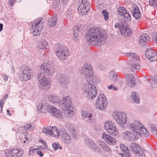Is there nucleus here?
<instances>
[{
    "label": "nucleus",
    "instance_id": "obj_1",
    "mask_svg": "<svg viewBox=\"0 0 157 157\" xmlns=\"http://www.w3.org/2000/svg\"><path fill=\"white\" fill-rule=\"evenodd\" d=\"M79 72L82 75H84L87 82L82 87L83 93L87 97L90 99H94L97 94V90L93 84V81H89L94 75V71L91 65L87 63H85L79 69Z\"/></svg>",
    "mask_w": 157,
    "mask_h": 157
},
{
    "label": "nucleus",
    "instance_id": "obj_2",
    "mask_svg": "<svg viewBox=\"0 0 157 157\" xmlns=\"http://www.w3.org/2000/svg\"><path fill=\"white\" fill-rule=\"evenodd\" d=\"M48 99L51 102L59 104L60 107L65 111L64 115L66 117L69 118L73 116L75 109L70 96H65L59 98L55 94H51L48 96Z\"/></svg>",
    "mask_w": 157,
    "mask_h": 157
},
{
    "label": "nucleus",
    "instance_id": "obj_3",
    "mask_svg": "<svg viewBox=\"0 0 157 157\" xmlns=\"http://www.w3.org/2000/svg\"><path fill=\"white\" fill-rule=\"evenodd\" d=\"M92 45L99 46L101 42L107 37L106 32L104 30L99 31L98 28H91L88 31L86 36Z\"/></svg>",
    "mask_w": 157,
    "mask_h": 157
},
{
    "label": "nucleus",
    "instance_id": "obj_4",
    "mask_svg": "<svg viewBox=\"0 0 157 157\" xmlns=\"http://www.w3.org/2000/svg\"><path fill=\"white\" fill-rule=\"evenodd\" d=\"M52 63L51 61H48L47 62L44 63L39 66L40 70L42 72L44 75L48 76L53 75L55 71L54 67L52 65Z\"/></svg>",
    "mask_w": 157,
    "mask_h": 157
},
{
    "label": "nucleus",
    "instance_id": "obj_5",
    "mask_svg": "<svg viewBox=\"0 0 157 157\" xmlns=\"http://www.w3.org/2000/svg\"><path fill=\"white\" fill-rule=\"evenodd\" d=\"M37 76L39 82V89L42 90H48L51 86V79L49 78L45 77V75L42 73H39Z\"/></svg>",
    "mask_w": 157,
    "mask_h": 157
},
{
    "label": "nucleus",
    "instance_id": "obj_6",
    "mask_svg": "<svg viewBox=\"0 0 157 157\" xmlns=\"http://www.w3.org/2000/svg\"><path fill=\"white\" fill-rule=\"evenodd\" d=\"M20 71V79L22 81H27L31 77L32 70L27 66L24 65L21 67Z\"/></svg>",
    "mask_w": 157,
    "mask_h": 157
},
{
    "label": "nucleus",
    "instance_id": "obj_7",
    "mask_svg": "<svg viewBox=\"0 0 157 157\" xmlns=\"http://www.w3.org/2000/svg\"><path fill=\"white\" fill-rule=\"evenodd\" d=\"M113 119L121 126L125 124L127 121V114L123 112L114 111L113 113Z\"/></svg>",
    "mask_w": 157,
    "mask_h": 157
},
{
    "label": "nucleus",
    "instance_id": "obj_8",
    "mask_svg": "<svg viewBox=\"0 0 157 157\" xmlns=\"http://www.w3.org/2000/svg\"><path fill=\"white\" fill-rule=\"evenodd\" d=\"M43 19L41 18L37 19L33 24L31 27L32 32L35 36L39 35L41 32L42 28L43 26Z\"/></svg>",
    "mask_w": 157,
    "mask_h": 157
},
{
    "label": "nucleus",
    "instance_id": "obj_9",
    "mask_svg": "<svg viewBox=\"0 0 157 157\" xmlns=\"http://www.w3.org/2000/svg\"><path fill=\"white\" fill-rule=\"evenodd\" d=\"M79 6L77 9L80 14L86 15L90 9L89 2L87 0H81L79 2Z\"/></svg>",
    "mask_w": 157,
    "mask_h": 157
},
{
    "label": "nucleus",
    "instance_id": "obj_10",
    "mask_svg": "<svg viewBox=\"0 0 157 157\" xmlns=\"http://www.w3.org/2000/svg\"><path fill=\"white\" fill-rule=\"evenodd\" d=\"M104 128L105 131L110 135L117 136L118 134V130L115 124L111 121H106L105 123Z\"/></svg>",
    "mask_w": 157,
    "mask_h": 157
},
{
    "label": "nucleus",
    "instance_id": "obj_11",
    "mask_svg": "<svg viewBox=\"0 0 157 157\" xmlns=\"http://www.w3.org/2000/svg\"><path fill=\"white\" fill-rule=\"evenodd\" d=\"M107 103L106 98L104 95L100 94L97 96L95 104L97 108L104 110L106 107Z\"/></svg>",
    "mask_w": 157,
    "mask_h": 157
},
{
    "label": "nucleus",
    "instance_id": "obj_12",
    "mask_svg": "<svg viewBox=\"0 0 157 157\" xmlns=\"http://www.w3.org/2000/svg\"><path fill=\"white\" fill-rule=\"evenodd\" d=\"M56 56L59 59L64 60L69 55V52L67 48L64 46L58 47L56 51Z\"/></svg>",
    "mask_w": 157,
    "mask_h": 157
},
{
    "label": "nucleus",
    "instance_id": "obj_13",
    "mask_svg": "<svg viewBox=\"0 0 157 157\" xmlns=\"http://www.w3.org/2000/svg\"><path fill=\"white\" fill-rule=\"evenodd\" d=\"M5 154L7 157H21L23 151L21 149L15 148L12 150H6L5 151Z\"/></svg>",
    "mask_w": 157,
    "mask_h": 157
},
{
    "label": "nucleus",
    "instance_id": "obj_14",
    "mask_svg": "<svg viewBox=\"0 0 157 157\" xmlns=\"http://www.w3.org/2000/svg\"><path fill=\"white\" fill-rule=\"evenodd\" d=\"M138 134L132 131H126L122 133L123 137L125 139L132 141H135L138 139L137 136Z\"/></svg>",
    "mask_w": 157,
    "mask_h": 157
},
{
    "label": "nucleus",
    "instance_id": "obj_15",
    "mask_svg": "<svg viewBox=\"0 0 157 157\" xmlns=\"http://www.w3.org/2000/svg\"><path fill=\"white\" fill-rule=\"evenodd\" d=\"M57 76V80L59 84L63 87L66 88L70 83L69 78L62 74H58Z\"/></svg>",
    "mask_w": 157,
    "mask_h": 157
},
{
    "label": "nucleus",
    "instance_id": "obj_16",
    "mask_svg": "<svg viewBox=\"0 0 157 157\" xmlns=\"http://www.w3.org/2000/svg\"><path fill=\"white\" fill-rule=\"evenodd\" d=\"M48 113H50L52 116L59 118L63 117V113L59 109H57L54 106L49 105Z\"/></svg>",
    "mask_w": 157,
    "mask_h": 157
},
{
    "label": "nucleus",
    "instance_id": "obj_17",
    "mask_svg": "<svg viewBox=\"0 0 157 157\" xmlns=\"http://www.w3.org/2000/svg\"><path fill=\"white\" fill-rule=\"evenodd\" d=\"M129 129L137 133L140 131L143 125L140 122L137 121H134L133 123L129 124L128 125Z\"/></svg>",
    "mask_w": 157,
    "mask_h": 157
},
{
    "label": "nucleus",
    "instance_id": "obj_18",
    "mask_svg": "<svg viewBox=\"0 0 157 157\" xmlns=\"http://www.w3.org/2000/svg\"><path fill=\"white\" fill-rule=\"evenodd\" d=\"M84 143L85 144L91 149L98 152H101V150L98 146L94 143L91 139H86L84 140Z\"/></svg>",
    "mask_w": 157,
    "mask_h": 157
},
{
    "label": "nucleus",
    "instance_id": "obj_19",
    "mask_svg": "<svg viewBox=\"0 0 157 157\" xmlns=\"http://www.w3.org/2000/svg\"><path fill=\"white\" fill-rule=\"evenodd\" d=\"M101 137L103 140L109 145H113L116 143V140L114 138L105 132L101 134Z\"/></svg>",
    "mask_w": 157,
    "mask_h": 157
},
{
    "label": "nucleus",
    "instance_id": "obj_20",
    "mask_svg": "<svg viewBox=\"0 0 157 157\" xmlns=\"http://www.w3.org/2000/svg\"><path fill=\"white\" fill-rule=\"evenodd\" d=\"M60 132H61V136L62 141L66 144H69L71 142V136L66 132L63 128H60Z\"/></svg>",
    "mask_w": 157,
    "mask_h": 157
},
{
    "label": "nucleus",
    "instance_id": "obj_21",
    "mask_svg": "<svg viewBox=\"0 0 157 157\" xmlns=\"http://www.w3.org/2000/svg\"><path fill=\"white\" fill-rule=\"evenodd\" d=\"M145 56L151 61H155L157 60V54L154 52L152 49H147L145 51Z\"/></svg>",
    "mask_w": 157,
    "mask_h": 157
},
{
    "label": "nucleus",
    "instance_id": "obj_22",
    "mask_svg": "<svg viewBox=\"0 0 157 157\" xmlns=\"http://www.w3.org/2000/svg\"><path fill=\"white\" fill-rule=\"evenodd\" d=\"M125 24L124 22L122 25V28H120V31L121 34L125 37H128L130 36L132 33V31L129 28L125 26Z\"/></svg>",
    "mask_w": 157,
    "mask_h": 157
},
{
    "label": "nucleus",
    "instance_id": "obj_23",
    "mask_svg": "<svg viewBox=\"0 0 157 157\" xmlns=\"http://www.w3.org/2000/svg\"><path fill=\"white\" fill-rule=\"evenodd\" d=\"M49 105L47 103H41L38 105L37 109L39 113H45L48 112Z\"/></svg>",
    "mask_w": 157,
    "mask_h": 157
},
{
    "label": "nucleus",
    "instance_id": "obj_24",
    "mask_svg": "<svg viewBox=\"0 0 157 157\" xmlns=\"http://www.w3.org/2000/svg\"><path fill=\"white\" fill-rule=\"evenodd\" d=\"M66 126L69 132V134L74 139L77 138V133L73 126L70 123H67Z\"/></svg>",
    "mask_w": 157,
    "mask_h": 157
},
{
    "label": "nucleus",
    "instance_id": "obj_25",
    "mask_svg": "<svg viewBox=\"0 0 157 157\" xmlns=\"http://www.w3.org/2000/svg\"><path fill=\"white\" fill-rule=\"evenodd\" d=\"M34 128V125L32 124H26L24 126L23 128L22 127H20L18 128L17 130L18 132L24 133V129L27 131H30L33 130Z\"/></svg>",
    "mask_w": 157,
    "mask_h": 157
},
{
    "label": "nucleus",
    "instance_id": "obj_26",
    "mask_svg": "<svg viewBox=\"0 0 157 157\" xmlns=\"http://www.w3.org/2000/svg\"><path fill=\"white\" fill-rule=\"evenodd\" d=\"M126 80L130 86H133L135 84V80L134 79L133 76L132 74L127 73L125 75Z\"/></svg>",
    "mask_w": 157,
    "mask_h": 157
},
{
    "label": "nucleus",
    "instance_id": "obj_27",
    "mask_svg": "<svg viewBox=\"0 0 157 157\" xmlns=\"http://www.w3.org/2000/svg\"><path fill=\"white\" fill-rule=\"evenodd\" d=\"M81 115L83 118L88 117L89 119L86 120V122L88 123H91L94 122V119L93 118L92 115L89 113L86 110H83L82 112Z\"/></svg>",
    "mask_w": 157,
    "mask_h": 157
},
{
    "label": "nucleus",
    "instance_id": "obj_28",
    "mask_svg": "<svg viewBox=\"0 0 157 157\" xmlns=\"http://www.w3.org/2000/svg\"><path fill=\"white\" fill-rule=\"evenodd\" d=\"M132 12L133 16L136 19H139L141 17V15L140 10L138 7L136 6H134L132 8Z\"/></svg>",
    "mask_w": 157,
    "mask_h": 157
},
{
    "label": "nucleus",
    "instance_id": "obj_29",
    "mask_svg": "<svg viewBox=\"0 0 157 157\" xmlns=\"http://www.w3.org/2000/svg\"><path fill=\"white\" fill-rule=\"evenodd\" d=\"M97 143L105 151L109 153L112 152V151L110 148L104 142L98 140L97 141Z\"/></svg>",
    "mask_w": 157,
    "mask_h": 157
},
{
    "label": "nucleus",
    "instance_id": "obj_30",
    "mask_svg": "<svg viewBox=\"0 0 157 157\" xmlns=\"http://www.w3.org/2000/svg\"><path fill=\"white\" fill-rule=\"evenodd\" d=\"M148 37L149 36L146 34H142L139 39V43L140 45L142 46L146 45Z\"/></svg>",
    "mask_w": 157,
    "mask_h": 157
},
{
    "label": "nucleus",
    "instance_id": "obj_31",
    "mask_svg": "<svg viewBox=\"0 0 157 157\" xmlns=\"http://www.w3.org/2000/svg\"><path fill=\"white\" fill-rule=\"evenodd\" d=\"M60 130L58 129L55 126L52 127L50 136L54 137H57L60 135Z\"/></svg>",
    "mask_w": 157,
    "mask_h": 157
},
{
    "label": "nucleus",
    "instance_id": "obj_32",
    "mask_svg": "<svg viewBox=\"0 0 157 157\" xmlns=\"http://www.w3.org/2000/svg\"><path fill=\"white\" fill-rule=\"evenodd\" d=\"M130 149L134 153L137 154L140 151L139 145L135 143H132L130 146Z\"/></svg>",
    "mask_w": 157,
    "mask_h": 157
},
{
    "label": "nucleus",
    "instance_id": "obj_33",
    "mask_svg": "<svg viewBox=\"0 0 157 157\" xmlns=\"http://www.w3.org/2000/svg\"><path fill=\"white\" fill-rule=\"evenodd\" d=\"M138 134L137 136L138 138L140 136H144L147 137L149 135V134L146 129L144 127V126L141 128L140 131L138 132H137L136 134Z\"/></svg>",
    "mask_w": 157,
    "mask_h": 157
},
{
    "label": "nucleus",
    "instance_id": "obj_34",
    "mask_svg": "<svg viewBox=\"0 0 157 157\" xmlns=\"http://www.w3.org/2000/svg\"><path fill=\"white\" fill-rule=\"evenodd\" d=\"M57 18L55 17H53L49 18L48 25L50 27H54L56 25Z\"/></svg>",
    "mask_w": 157,
    "mask_h": 157
},
{
    "label": "nucleus",
    "instance_id": "obj_35",
    "mask_svg": "<svg viewBox=\"0 0 157 157\" xmlns=\"http://www.w3.org/2000/svg\"><path fill=\"white\" fill-rule=\"evenodd\" d=\"M38 43V50H42V51H44L45 47L47 45L46 41L43 39H41L39 41Z\"/></svg>",
    "mask_w": 157,
    "mask_h": 157
},
{
    "label": "nucleus",
    "instance_id": "obj_36",
    "mask_svg": "<svg viewBox=\"0 0 157 157\" xmlns=\"http://www.w3.org/2000/svg\"><path fill=\"white\" fill-rule=\"evenodd\" d=\"M79 27H78L77 26H75L74 28V31L75 33H74L73 36L74 39L75 40H77L79 38V34L80 33L79 32Z\"/></svg>",
    "mask_w": 157,
    "mask_h": 157
},
{
    "label": "nucleus",
    "instance_id": "obj_37",
    "mask_svg": "<svg viewBox=\"0 0 157 157\" xmlns=\"http://www.w3.org/2000/svg\"><path fill=\"white\" fill-rule=\"evenodd\" d=\"M109 79L113 82H115L117 79L116 73L113 71H111L110 72L109 75Z\"/></svg>",
    "mask_w": 157,
    "mask_h": 157
},
{
    "label": "nucleus",
    "instance_id": "obj_38",
    "mask_svg": "<svg viewBox=\"0 0 157 157\" xmlns=\"http://www.w3.org/2000/svg\"><path fill=\"white\" fill-rule=\"evenodd\" d=\"M125 55L127 57H129L130 58L133 59V60H135L137 62L138 61L139 57L135 53L130 52H127L125 53Z\"/></svg>",
    "mask_w": 157,
    "mask_h": 157
},
{
    "label": "nucleus",
    "instance_id": "obj_39",
    "mask_svg": "<svg viewBox=\"0 0 157 157\" xmlns=\"http://www.w3.org/2000/svg\"><path fill=\"white\" fill-rule=\"evenodd\" d=\"M120 147L123 153L122 154V156H124V155L125 156L128 154V149L127 147L124 146V145L122 144H120Z\"/></svg>",
    "mask_w": 157,
    "mask_h": 157
},
{
    "label": "nucleus",
    "instance_id": "obj_40",
    "mask_svg": "<svg viewBox=\"0 0 157 157\" xmlns=\"http://www.w3.org/2000/svg\"><path fill=\"white\" fill-rule=\"evenodd\" d=\"M38 150V149L36 148L35 147L33 146H31L29 148V154L30 155L33 156L36 154L37 150Z\"/></svg>",
    "mask_w": 157,
    "mask_h": 157
},
{
    "label": "nucleus",
    "instance_id": "obj_41",
    "mask_svg": "<svg viewBox=\"0 0 157 157\" xmlns=\"http://www.w3.org/2000/svg\"><path fill=\"white\" fill-rule=\"evenodd\" d=\"M131 96L133 99L134 101L137 103L140 102V98H139L138 95L135 92H132L131 94Z\"/></svg>",
    "mask_w": 157,
    "mask_h": 157
},
{
    "label": "nucleus",
    "instance_id": "obj_42",
    "mask_svg": "<svg viewBox=\"0 0 157 157\" xmlns=\"http://www.w3.org/2000/svg\"><path fill=\"white\" fill-rule=\"evenodd\" d=\"M122 16L127 21H130L131 20V16L127 10L125 11V13H124Z\"/></svg>",
    "mask_w": 157,
    "mask_h": 157
},
{
    "label": "nucleus",
    "instance_id": "obj_43",
    "mask_svg": "<svg viewBox=\"0 0 157 157\" xmlns=\"http://www.w3.org/2000/svg\"><path fill=\"white\" fill-rule=\"evenodd\" d=\"M125 11H127V10L124 7L122 6L120 7L118 9V14L121 16L124 13H125Z\"/></svg>",
    "mask_w": 157,
    "mask_h": 157
},
{
    "label": "nucleus",
    "instance_id": "obj_44",
    "mask_svg": "<svg viewBox=\"0 0 157 157\" xmlns=\"http://www.w3.org/2000/svg\"><path fill=\"white\" fill-rule=\"evenodd\" d=\"M102 13L103 14L104 19L106 21H107L109 20V13L107 12V10H104L102 11Z\"/></svg>",
    "mask_w": 157,
    "mask_h": 157
},
{
    "label": "nucleus",
    "instance_id": "obj_45",
    "mask_svg": "<svg viewBox=\"0 0 157 157\" xmlns=\"http://www.w3.org/2000/svg\"><path fill=\"white\" fill-rule=\"evenodd\" d=\"M52 127L44 128L42 130V132L50 135Z\"/></svg>",
    "mask_w": 157,
    "mask_h": 157
},
{
    "label": "nucleus",
    "instance_id": "obj_46",
    "mask_svg": "<svg viewBox=\"0 0 157 157\" xmlns=\"http://www.w3.org/2000/svg\"><path fill=\"white\" fill-rule=\"evenodd\" d=\"M52 147L54 150L56 151L59 148L60 149H62V147L59 146L58 143H55L52 144Z\"/></svg>",
    "mask_w": 157,
    "mask_h": 157
},
{
    "label": "nucleus",
    "instance_id": "obj_47",
    "mask_svg": "<svg viewBox=\"0 0 157 157\" xmlns=\"http://www.w3.org/2000/svg\"><path fill=\"white\" fill-rule=\"evenodd\" d=\"M149 2L151 6L154 7L157 6V0H149Z\"/></svg>",
    "mask_w": 157,
    "mask_h": 157
},
{
    "label": "nucleus",
    "instance_id": "obj_48",
    "mask_svg": "<svg viewBox=\"0 0 157 157\" xmlns=\"http://www.w3.org/2000/svg\"><path fill=\"white\" fill-rule=\"evenodd\" d=\"M152 133L154 135L157 134V127L151 125V127Z\"/></svg>",
    "mask_w": 157,
    "mask_h": 157
},
{
    "label": "nucleus",
    "instance_id": "obj_49",
    "mask_svg": "<svg viewBox=\"0 0 157 157\" xmlns=\"http://www.w3.org/2000/svg\"><path fill=\"white\" fill-rule=\"evenodd\" d=\"M131 67L132 69L138 70L140 68V66L137 63H132L131 65Z\"/></svg>",
    "mask_w": 157,
    "mask_h": 157
},
{
    "label": "nucleus",
    "instance_id": "obj_50",
    "mask_svg": "<svg viewBox=\"0 0 157 157\" xmlns=\"http://www.w3.org/2000/svg\"><path fill=\"white\" fill-rule=\"evenodd\" d=\"M59 0H54L53 2V6L52 7L53 8H56L59 6Z\"/></svg>",
    "mask_w": 157,
    "mask_h": 157
},
{
    "label": "nucleus",
    "instance_id": "obj_51",
    "mask_svg": "<svg viewBox=\"0 0 157 157\" xmlns=\"http://www.w3.org/2000/svg\"><path fill=\"white\" fill-rule=\"evenodd\" d=\"M21 1V0H9L8 3L10 4V6H12L13 4V3L15 1L17 2H19Z\"/></svg>",
    "mask_w": 157,
    "mask_h": 157
},
{
    "label": "nucleus",
    "instance_id": "obj_52",
    "mask_svg": "<svg viewBox=\"0 0 157 157\" xmlns=\"http://www.w3.org/2000/svg\"><path fill=\"white\" fill-rule=\"evenodd\" d=\"M107 88L109 90L113 89V90H116L117 89V87H115L113 85H111L110 86H108Z\"/></svg>",
    "mask_w": 157,
    "mask_h": 157
},
{
    "label": "nucleus",
    "instance_id": "obj_53",
    "mask_svg": "<svg viewBox=\"0 0 157 157\" xmlns=\"http://www.w3.org/2000/svg\"><path fill=\"white\" fill-rule=\"evenodd\" d=\"M4 100V99H1L0 100V113L2 111V105H3V102Z\"/></svg>",
    "mask_w": 157,
    "mask_h": 157
},
{
    "label": "nucleus",
    "instance_id": "obj_54",
    "mask_svg": "<svg viewBox=\"0 0 157 157\" xmlns=\"http://www.w3.org/2000/svg\"><path fill=\"white\" fill-rule=\"evenodd\" d=\"M122 24H123V23H122ZM121 25H122V24H121ZM115 27L116 28H118L120 30V28H121L120 27L122 28V25H121L120 24V23H116L115 25Z\"/></svg>",
    "mask_w": 157,
    "mask_h": 157
},
{
    "label": "nucleus",
    "instance_id": "obj_55",
    "mask_svg": "<svg viewBox=\"0 0 157 157\" xmlns=\"http://www.w3.org/2000/svg\"><path fill=\"white\" fill-rule=\"evenodd\" d=\"M25 138L26 139V142L29 141L31 139V136L30 135H28L27 136L26 135H25Z\"/></svg>",
    "mask_w": 157,
    "mask_h": 157
},
{
    "label": "nucleus",
    "instance_id": "obj_56",
    "mask_svg": "<svg viewBox=\"0 0 157 157\" xmlns=\"http://www.w3.org/2000/svg\"><path fill=\"white\" fill-rule=\"evenodd\" d=\"M36 153L38 155H39L40 156H43V153L41 151L37 150Z\"/></svg>",
    "mask_w": 157,
    "mask_h": 157
},
{
    "label": "nucleus",
    "instance_id": "obj_57",
    "mask_svg": "<svg viewBox=\"0 0 157 157\" xmlns=\"http://www.w3.org/2000/svg\"><path fill=\"white\" fill-rule=\"evenodd\" d=\"M140 154V155L141 157H145V155L144 153H143V152H139L138 153Z\"/></svg>",
    "mask_w": 157,
    "mask_h": 157
},
{
    "label": "nucleus",
    "instance_id": "obj_58",
    "mask_svg": "<svg viewBox=\"0 0 157 157\" xmlns=\"http://www.w3.org/2000/svg\"><path fill=\"white\" fill-rule=\"evenodd\" d=\"M3 77H4V80L5 81H6L8 79V77L7 76H6L5 75H4L3 76Z\"/></svg>",
    "mask_w": 157,
    "mask_h": 157
},
{
    "label": "nucleus",
    "instance_id": "obj_59",
    "mask_svg": "<svg viewBox=\"0 0 157 157\" xmlns=\"http://www.w3.org/2000/svg\"><path fill=\"white\" fill-rule=\"evenodd\" d=\"M153 39H154L157 44V33L154 36Z\"/></svg>",
    "mask_w": 157,
    "mask_h": 157
},
{
    "label": "nucleus",
    "instance_id": "obj_60",
    "mask_svg": "<svg viewBox=\"0 0 157 157\" xmlns=\"http://www.w3.org/2000/svg\"><path fill=\"white\" fill-rule=\"evenodd\" d=\"M3 25L2 24L0 23V32L3 29Z\"/></svg>",
    "mask_w": 157,
    "mask_h": 157
},
{
    "label": "nucleus",
    "instance_id": "obj_61",
    "mask_svg": "<svg viewBox=\"0 0 157 157\" xmlns=\"http://www.w3.org/2000/svg\"><path fill=\"white\" fill-rule=\"evenodd\" d=\"M6 113L7 114H8L9 115H10V111L9 110H7Z\"/></svg>",
    "mask_w": 157,
    "mask_h": 157
},
{
    "label": "nucleus",
    "instance_id": "obj_62",
    "mask_svg": "<svg viewBox=\"0 0 157 157\" xmlns=\"http://www.w3.org/2000/svg\"><path fill=\"white\" fill-rule=\"evenodd\" d=\"M8 96V95L7 94H6L5 95L4 98H6Z\"/></svg>",
    "mask_w": 157,
    "mask_h": 157
},
{
    "label": "nucleus",
    "instance_id": "obj_63",
    "mask_svg": "<svg viewBox=\"0 0 157 157\" xmlns=\"http://www.w3.org/2000/svg\"><path fill=\"white\" fill-rule=\"evenodd\" d=\"M155 83H157V76L156 78V81L155 82Z\"/></svg>",
    "mask_w": 157,
    "mask_h": 157
},
{
    "label": "nucleus",
    "instance_id": "obj_64",
    "mask_svg": "<svg viewBox=\"0 0 157 157\" xmlns=\"http://www.w3.org/2000/svg\"><path fill=\"white\" fill-rule=\"evenodd\" d=\"M24 143H25L26 142V141H24Z\"/></svg>",
    "mask_w": 157,
    "mask_h": 157
}]
</instances>
